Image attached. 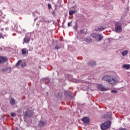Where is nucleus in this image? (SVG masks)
Returning <instances> with one entry per match:
<instances>
[{"mask_svg": "<svg viewBox=\"0 0 130 130\" xmlns=\"http://www.w3.org/2000/svg\"><path fill=\"white\" fill-rule=\"evenodd\" d=\"M77 12L76 10H70L69 12L70 16H72Z\"/></svg>", "mask_w": 130, "mask_h": 130, "instance_id": "6ab92c4d", "label": "nucleus"}, {"mask_svg": "<svg viewBox=\"0 0 130 130\" xmlns=\"http://www.w3.org/2000/svg\"><path fill=\"white\" fill-rule=\"evenodd\" d=\"M77 39L81 40L82 39V30H80L79 32L77 34Z\"/></svg>", "mask_w": 130, "mask_h": 130, "instance_id": "4468645a", "label": "nucleus"}, {"mask_svg": "<svg viewBox=\"0 0 130 130\" xmlns=\"http://www.w3.org/2000/svg\"><path fill=\"white\" fill-rule=\"evenodd\" d=\"M17 116V114L16 113H11V116H12V117H15V116Z\"/></svg>", "mask_w": 130, "mask_h": 130, "instance_id": "5701e85b", "label": "nucleus"}, {"mask_svg": "<svg viewBox=\"0 0 130 130\" xmlns=\"http://www.w3.org/2000/svg\"><path fill=\"white\" fill-rule=\"evenodd\" d=\"M40 123L41 126H44V125H45V124H46V122H45L42 120L40 121Z\"/></svg>", "mask_w": 130, "mask_h": 130, "instance_id": "aec40b11", "label": "nucleus"}, {"mask_svg": "<svg viewBox=\"0 0 130 130\" xmlns=\"http://www.w3.org/2000/svg\"><path fill=\"white\" fill-rule=\"evenodd\" d=\"M98 35V34H91L90 35V36H91L92 37V38H94V39L96 41V40L97 39V36Z\"/></svg>", "mask_w": 130, "mask_h": 130, "instance_id": "dca6fc26", "label": "nucleus"}, {"mask_svg": "<svg viewBox=\"0 0 130 130\" xmlns=\"http://www.w3.org/2000/svg\"><path fill=\"white\" fill-rule=\"evenodd\" d=\"M74 29H78V25H76L74 26Z\"/></svg>", "mask_w": 130, "mask_h": 130, "instance_id": "7c9ffc66", "label": "nucleus"}, {"mask_svg": "<svg viewBox=\"0 0 130 130\" xmlns=\"http://www.w3.org/2000/svg\"><path fill=\"white\" fill-rule=\"evenodd\" d=\"M106 29V27H103L102 26H98L96 28H94V31H99L100 32H101V31H103V30Z\"/></svg>", "mask_w": 130, "mask_h": 130, "instance_id": "0eeeda50", "label": "nucleus"}, {"mask_svg": "<svg viewBox=\"0 0 130 130\" xmlns=\"http://www.w3.org/2000/svg\"><path fill=\"white\" fill-rule=\"evenodd\" d=\"M102 80L108 82L111 86H115L118 83L116 77L112 76L106 75L103 77Z\"/></svg>", "mask_w": 130, "mask_h": 130, "instance_id": "f257e3e1", "label": "nucleus"}, {"mask_svg": "<svg viewBox=\"0 0 130 130\" xmlns=\"http://www.w3.org/2000/svg\"><path fill=\"white\" fill-rule=\"evenodd\" d=\"M60 48V47H58V46H56L55 47V49H59Z\"/></svg>", "mask_w": 130, "mask_h": 130, "instance_id": "c85d7f7f", "label": "nucleus"}, {"mask_svg": "<svg viewBox=\"0 0 130 130\" xmlns=\"http://www.w3.org/2000/svg\"><path fill=\"white\" fill-rule=\"evenodd\" d=\"M98 88L100 90V91H102L103 92L107 91V90H108V88L103 86L102 84H98Z\"/></svg>", "mask_w": 130, "mask_h": 130, "instance_id": "20e7f679", "label": "nucleus"}, {"mask_svg": "<svg viewBox=\"0 0 130 130\" xmlns=\"http://www.w3.org/2000/svg\"><path fill=\"white\" fill-rule=\"evenodd\" d=\"M10 104L11 105H15L16 104V101L13 98L10 100Z\"/></svg>", "mask_w": 130, "mask_h": 130, "instance_id": "a211bd4d", "label": "nucleus"}, {"mask_svg": "<svg viewBox=\"0 0 130 130\" xmlns=\"http://www.w3.org/2000/svg\"><path fill=\"white\" fill-rule=\"evenodd\" d=\"M23 115L24 116V117H27V116L28 117V112H25L24 113H23Z\"/></svg>", "mask_w": 130, "mask_h": 130, "instance_id": "b1692460", "label": "nucleus"}, {"mask_svg": "<svg viewBox=\"0 0 130 130\" xmlns=\"http://www.w3.org/2000/svg\"><path fill=\"white\" fill-rule=\"evenodd\" d=\"M6 61H8V58H7V57L0 56V63H4V62H6Z\"/></svg>", "mask_w": 130, "mask_h": 130, "instance_id": "423d86ee", "label": "nucleus"}, {"mask_svg": "<svg viewBox=\"0 0 130 130\" xmlns=\"http://www.w3.org/2000/svg\"><path fill=\"white\" fill-rule=\"evenodd\" d=\"M89 67H95L96 66V62L94 61H90L87 63Z\"/></svg>", "mask_w": 130, "mask_h": 130, "instance_id": "9b49d317", "label": "nucleus"}, {"mask_svg": "<svg viewBox=\"0 0 130 130\" xmlns=\"http://www.w3.org/2000/svg\"><path fill=\"white\" fill-rule=\"evenodd\" d=\"M84 34H86V32L84 33Z\"/></svg>", "mask_w": 130, "mask_h": 130, "instance_id": "2f4dec72", "label": "nucleus"}, {"mask_svg": "<svg viewBox=\"0 0 130 130\" xmlns=\"http://www.w3.org/2000/svg\"><path fill=\"white\" fill-rule=\"evenodd\" d=\"M5 39V36L3 34V33L0 32V39Z\"/></svg>", "mask_w": 130, "mask_h": 130, "instance_id": "4be33fe9", "label": "nucleus"}, {"mask_svg": "<svg viewBox=\"0 0 130 130\" xmlns=\"http://www.w3.org/2000/svg\"><path fill=\"white\" fill-rule=\"evenodd\" d=\"M82 121H83L84 123H88L89 121H90V119H89V118L87 117H84L82 119Z\"/></svg>", "mask_w": 130, "mask_h": 130, "instance_id": "f8f14e48", "label": "nucleus"}, {"mask_svg": "<svg viewBox=\"0 0 130 130\" xmlns=\"http://www.w3.org/2000/svg\"><path fill=\"white\" fill-rule=\"evenodd\" d=\"M71 24H72V21L68 22V26L70 27L71 26Z\"/></svg>", "mask_w": 130, "mask_h": 130, "instance_id": "bb28decb", "label": "nucleus"}, {"mask_svg": "<svg viewBox=\"0 0 130 130\" xmlns=\"http://www.w3.org/2000/svg\"><path fill=\"white\" fill-rule=\"evenodd\" d=\"M84 41H85V42H86L87 43H92V39L89 38H86L84 39Z\"/></svg>", "mask_w": 130, "mask_h": 130, "instance_id": "2eb2a0df", "label": "nucleus"}, {"mask_svg": "<svg viewBox=\"0 0 130 130\" xmlns=\"http://www.w3.org/2000/svg\"><path fill=\"white\" fill-rule=\"evenodd\" d=\"M30 39L31 36H28V35H26L24 39H23V41H24V43H29Z\"/></svg>", "mask_w": 130, "mask_h": 130, "instance_id": "39448f33", "label": "nucleus"}, {"mask_svg": "<svg viewBox=\"0 0 130 130\" xmlns=\"http://www.w3.org/2000/svg\"><path fill=\"white\" fill-rule=\"evenodd\" d=\"M122 68L125 70H129L130 65L128 64H124L122 66Z\"/></svg>", "mask_w": 130, "mask_h": 130, "instance_id": "ddd939ff", "label": "nucleus"}, {"mask_svg": "<svg viewBox=\"0 0 130 130\" xmlns=\"http://www.w3.org/2000/svg\"><path fill=\"white\" fill-rule=\"evenodd\" d=\"M119 129V130H127L126 128H120Z\"/></svg>", "mask_w": 130, "mask_h": 130, "instance_id": "c756f323", "label": "nucleus"}, {"mask_svg": "<svg viewBox=\"0 0 130 130\" xmlns=\"http://www.w3.org/2000/svg\"><path fill=\"white\" fill-rule=\"evenodd\" d=\"M102 39H103V36L102 34H98L97 39L95 41H96V42H99V41H101Z\"/></svg>", "mask_w": 130, "mask_h": 130, "instance_id": "6e6552de", "label": "nucleus"}, {"mask_svg": "<svg viewBox=\"0 0 130 130\" xmlns=\"http://www.w3.org/2000/svg\"><path fill=\"white\" fill-rule=\"evenodd\" d=\"M110 124H111L110 121H107L101 124V128L102 130L107 129L110 127Z\"/></svg>", "mask_w": 130, "mask_h": 130, "instance_id": "f03ea898", "label": "nucleus"}, {"mask_svg": "<svg viewBox=\"0 0 130 130\" xmlns=\"http://www.w3.org/2000/svg\"><path fill=\"white\" fill-rule=\"evenodd\" d=\"M28 54V50L26 48H23L21 49V54L22 55H26V54Z\"/></svg>", "mask_w": 130, "mask_h": 130, "instance_id": "9d476101", "label": "nucleus"}, {"mask_svg": "<svg viewBox=\"0 0 130 130\" xmlns=\"http://www.w3.org/2000/svg\"><path fill=\"white\" fill-rule=\"evenodd\" d=\"M112 116V114L110 112H108L106 115H104V117H105L106 119H111Z\"/></svg>", "mask_w": 130, "mask_h": 130, "instance_id": "1a4fd4ad", "label": "nucleus"}, {"mask_svg": "<svg viewBox=\"0 0 130 130\" xmlns=\"http://www.w3.org/2000/svg\"><path fill=\"white\" fill-rule=\"evenodd\" d=\"M48 7L49 9H51V5H50V4H48Z\"/></svg>", "mask_w": 130, "mask_h": 130, "instance_id": "cd10ccee", "label": "nucleus"}, {"mask_svg": "<svg viewBox=\"0 0 130 130\" xmlns=\"http://www.w3.org/2000/svg\"><path fill=\"white\" fill-rule=\"evenodd\" d=\"M115 31L117 33H120L122 31V28L120 23L118 22L115 23Z\"/></svg>", "mask_w": 130, "mask_h": 130, "instance_id": "7ed1b4c3", "label": "nucleus"}, {"mask_svg": "<svg viewBox=\"0 0 130 130\" xmlns=\"http://www.w3.org/2000/svg\"><path fill=\"white\" fill-rule=\"evenodd\" d=\"M21 63H22V60H19L18 62L16 63V66L18 67L20 66V64H21Z\"/></svg>", "mask_w": 130, "mask_h": 130, "instance_id": "412c9836", "label": "nucleus"}, {"mask_svg": "<svg viewBox=\"0 0 130 130\" xmlns=\"http://www.w3.org/2000/svg\"><path fill=\"white\" fill-rule=\"evenodd\" d=\"M111 93H114V94H116V93H117V91L115 90H111Z\"/></svg>", "mask_w": 130, "mask_h": 130, "instance_id": "393cba45", "label": "nucleus"}, {"mask_svg": "<svg viewBox=\"0 0 130 130\" xmlns=\"http://www.w3.org/2000/svg\"><path fill=\"white\" fill-rule=\"evenodd\" d=\"M128 54V51L126 50H124L121 53V55L122 56H125V55H127Z\"/></svg>", "mask_w": 130, "mask_h": 130, "instance_id": "f3484780", "label": "nucleus"}, {"mask_svg": "<svg viewBox=\"0 0 130 130\" xmlns=\"http://www.w3.org/2000/svg\"><path fill=\"white\" fill-rule=\"evenodd\" d=\"M26 66H27L26 64V63H23L21 64V68H25V67H26Z\"/></svg>", "mask_w": 130, "mask_h": 130, "instance_id": "a878e982", "label": "nucleus"}]
</instances>
